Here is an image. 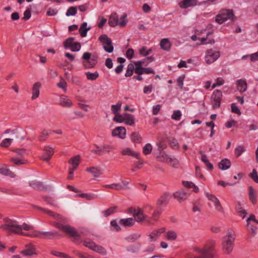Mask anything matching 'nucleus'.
Returning a JSON list of instances; mask_svg holds the SVG:
<instances>
[{
    "label": "nucleus",
    "mask_w": 258,
    "mask_h": 258,
    "mask_svg": "<svg viewBox=\"0 0 258 258\" xmlns=\"http://www.w3.org/2000/svg\"><path fill=\"white\" fill-rule=\"evenodd\" d=\"M0 228L9 234L15 233L27 236H30L28 233L23 232V230L29 231L31 229V226L26 223L21 225L18 224L16 221L8 219L6 220V223L2 225Z\"/></svg>",
    "instance_id": "f257e3e1"
},
{
    "label": "nucleus",
    "mask_w": 258,
    "mask_h": 258,
    "mask_svg": "<svg viewBox=\"0 0 258 258\" xmlns=\"http://www.w3.org/2000/svg\"><path fill=\"white\" fill-rule=\"evenodd\" d=\"M234 240V232L232 230H229L228 234L222 239V246L224 253L229 254L232 251Z\"/></svg>",
    "instance_id": "f03ea898"
},
{
    "label": "nucleus",
    "mask_w": 258,
    "mask_h": 258,
    "mask_svg": "<svg viewBox=\"0 0 258 258\" xmlns=\"http://www.w3.org/2000/svg\"><path fill=\"white\" fill-rule=\"evenodd\" d=\"M128 212L133 214L135 221L138 222L145 221L148 224H154L153 222L144 213V211L140 208H130Z\"/></svg>",
    "instance_id": "7ed1b4c3"
},
{
    "label": "nucleus",
    "mask_w": 258,
    "mask_h": 258,
    "mask_svg": "<svg viewBox=\"0 0 258 258\" xmlns=\"http://www.w3.org/2000/svg\"><path fill=\"white\" fill-rule=\"evenodd\" d=\"M229 20L231 21H235L236 18L232 10H223L216 16L215 21L219 24H221L226 21Z\"/></svg>",
    "instance_id": "20e7f679"
},
{
    "label": "nucleus",
    "mask_w": 258,
    "mask_h": 258,
    "mask_svg": "<svg viewBox=\"0 0 258 258\" xmlns=\"http://www.w3.org/2000/svg\"><path fill=\"white\" fill-rule=\"evenodd\" d=\"M83 245L102 255H106L107 254V251L104 247L89 239H85L83 241Z\"/></svg>",
    "instance_id": "39448f33"
},
{
    "label": "nucleus",
    "mask_w": 258,
    "mask_h": 258,
    "mask_svg": "<svg viewBox=\"0 0 258 258\" xmlns=\"http://www.w3.org/2000/svg\"><path fill=\"white\" fill-rule=\"evenodd\" d=\"M55 225L57 228L66 232L70 236L74 238L75 241L82 242L80 235L73 227L69 225H64L59 223H57Z\"/></svg>",
    "instance_id": "423d86ee"
},
{
    "label": "nucleus",
    "mask_w": 258,
    "mask_h": 258,
    "mask_svg": "<svg viewBox=\"0 0 258 258\" xmlns=\"http://www.w3.org/2000/svg\"><path fill=\"white\" fill-rule=\"evenodd\" d=\"M220 56V52L213 49H208L206 52L205 61L208 64L215 62Z\"/></svg>",
    "instance_id": "0eeeda50"
},
{
    "label": "nucleus",
    "mask_w": 258,
    "mask_h": 258,
    "mask_svg": "<svg viewBox=\"0 0 258 258\" xmlns=\"http://www.w3.org/2000/svg\"><path fill=\"white\" fill-rule=\"evenodd\" d=\"M121 183H113L111 184H104L102 186L116 190H126L129 189V181L120 179Z\"/></svg>",
    "instance_id": "6e6552de"
},
{
    "label": "nucleus",
    "mask_w": 258,
    "mask_h": 258,
    "mask_svg": "<svg viewBox=\"0 0 258 258\" xmlns=\"http://www.w3.org/2000/svg\"><path fill=\"white\" fill-rule=\"evenodd\" d=\"M99 40L102 43L103 48L106 52L111 53L113 51L112 41L106 35H101Z\"/></svg>",
    "instance_id": "1a4fd4ad"
},
{
    "label": "nucleus",
    "mask_w": 258,
    "mask_h": 258,
    "mask_svg": "<svg viewBox=\"0 0 258 258\" xmlns=\"http://www.w3.org/2000/svg\"><path fill=\"white\" fill-rule=\"evenodd\" d=\"M64 47L70 48L72 51H78L81 48V45L79 42H74L73 37H69L64 42Z\"/></svg>",
    "instance_id": "9d476101"
},
{
    "label": "nucleus",
    "mask_w": 258,
    "mask_h": 258,
    "mask_svg": "<svg viewBox=\"0 0 258 258\" xmlns=\"http://www.w3.org/2000/svg\"><path fill=\"white\" fill-rule=\"evenodd\" d=\"M216 242L215 240H210L208 241L204 246L205 250H206V257L213 258L215 256L214 251H215V245Z\"/></svg>",
    "instance_id": "9b49d317"
},
{
    "label": "nucleus",
    "mask_w": 258,
    "mask_h": 258,
    "mask_svg": "<svg viewBox=\"0 0 258 258\" xmlns=\"http://www.w3.org/2000/svg\"><path fill=\"white\" fill-rule=\"evenodd\" d=\"M83 58L85 60L83 65L87 69L94 67L96 63V59L91 57V53L89 52H85L83 55Z\"/></svg>",
    "instance_id": "f8f14e48"
},
{
    "label": "nucleus",
    "mask_w": 258,
    "mask_h": 258,
    "mask_svg": "<svg viewBox=\"0 0 258 258\" xmlns=\"http://www.w3.org/2000/svg\"><path fill=\"white\" fill-rule=\"evenodd\" d=\"M222 96V93L220 90H216L214 91L212 96V105L214 108H217L220 106Z\"/></svg>",
    "instance_id": "ddd939ff"
},
{
    "label": "nucleus",
    "mask_w": 258,
    "mask_h": 258,
    "mask_svg": "<svg viewBox=\"0 0 258 258\" xmlns=\"http://www.w3.org/2000/svg\"><path fill=\"white\" fill-rule=\"evenodd\" d=\"M206 197L214 205L215 209L220 212H223V208L219 200L213 195L209 193L206 194Z\"/></svg>",
    "instance_id": "4468645a"
},
{
    "label": "nucleus",
    "mask_w": 258,
    "mask_h": 258,
    "mask_svg": "<svg viewBox=\"0 0 258 258\" xmlns=\"http://www.w3.org/2000/svg\"><path fill=\"white\" fill-rule=\"evenodd\" d=\"M54 153V149L50 146H46L44 149V152L41 157V159L45 161L48 162L51 159Z\"/></svg>",
    "instance_id": "2eb2a0df"
},
{
    "label": "nucleus",
    "mask_w": 258,
    "mask_h": 258,
    "mask_svg": "<svg viewBox=\"0 0 258 258\" xmlns=\"http://www.w3.org/2000/svg\"><path fill=\"white\" fill-rule=\"evenodd\" d=\"M198 4L197 0H182L179 2L178 5L181 9H187L189 7H193Z\"/></svg>",
    "instance_id": "dca6fc26"
},
{
    "label": "nucleus",
    "mask_w": 258,
    "mask_h": 258,
    "mask_svg": "<svg viewBox=\"0 0 258 258\" xmlns=\"http://www.w3.org/2000/svg\"><path fill=\"white\" fill-rule=\"evenodd\" d=\"M112 135L113 136H118L120 139H123L125 138L126 130L124 127H116L112 131Z\"/></svg>",
    "instance_id": "f3484780"
},
{
    "label": "nucleus",
    "mask_w": 258,
    "mask_h": 258,
    "mask_svg": "<svg viewBox=\"0 0 258 258\" xmlns=\"http://www.w3.org/2000/svg\"><path fill=\"white\" fill-rule=\"evenodd\" d=\"M174 197L179 202L185 200L188 196V193L183 189L179 190L173 194Z\"/></svg>",
    "instance_id": "a211bd4d"
},
{
    "label": "nucleus",
    "mask_w": 258,
    "mask_h": 258,
    "mask_svg": "<svg viewBox=\"0 0 258 258\" xmlns=\"http://www.w3.org/2000/svg\"><path fill=\"white\" fill-rule=\"evenodd\" d=\"M165 228H161L159 229L154 230L152 233L149 235L150 237V241H153L156 240L161 234L165 231Z\"/></svg>",
    "instance_id": "6ab92c4d"
},
{
    "label": "nucleus",
    "mask_w": 258,
    "mask_h": 258,
    "mask_svg": "<svg viewBox=\"0 0 258 258\" xmlns=\"http://www.w3.org/2000/svg\"><path fill=\"white\" fill-rule=\"evenodd\" d=\"M145 60L134 61L136 68H135V73L141 75L144 74V68L142 67L144 64Z\"/></svg>",
    "instance_id": "aec40b11"
},
{
    "label": "nucleus",
    "mask_w": 258,
    "mask_h": 258,
    "mask_svg": "<svg viewBox=\"0 0 258 258\" xmlns=\"http://www.w3.org/2000/svg\"><path fill=\"white\" fill-rule=\"evenodd\" d=\"M195 251L198 252L199 253L201 254L199 256H195L193 255H190L188 256L187 258H208L206 257V250H205L204 247L200 248L199 247H196L194 248Z\"/></svg>",
    "instance_id": "412c9836"
},
{
    "label": "nucleus",
    "mask_w": 258,
    "mask_h": 258,
    "mask_svg": "<svg viewBox=\"0 0 258 258\" xmlns=\"http://www.w3.org/2000/svg\"><path fill=\"white\" fill-rule=\"evenodd\" d=\"M238 90L240 93H243L247 90V83L245 80L239 79L236 81Z\"/></svg>",
    "instance_id": "4be33fe9"
},
{
    "label": "nucleus",
    "mask_w": 258,
    "mask_h": 258,
    "mask_svg": "<svg viewBox=\"0 0 258 258\" xmlns=\"http://www.w3.org/2000/svg\"><path fill=\"white\" fill-rule=\"evenodd\" d=\"M119 223L125 227H131L135 224V221L132 218L121 219L119 221Z\"/></svg>",
    "instance_id": "5701e85b"
},
{
    "label": "nucleus",
    "mask_w": 258,
    "mask_h": 258,
    "mask_svg": "<svg viewBox=\"0 0 258 258\" xmlns=\"http://www.w3.org/2000/svg\"><path fill=\"white\" fill-rule=\"evenodd\" d=\"M59 105L64 107H71L73 105L72 101L69 98L62 96L59 100Z\"/></svg>",
    "instance_id": "b1692460"
},
{
    "label": "nucleus",
    "mask_w": 258,
    "mask_h": 258,
    "mask_svg": "<svg viewBox=\"0 0 258 258\" xmlns=\"http://www.w3.org/2000/svg\"><path fill=\"white\" fill-rule=\"evenodd\" d=\"M80 162V156L79 155H77L71 158L69 161V163L72 166V169L76 170L79 165Z\"/></svg>",
    "instance_id": "393cba45"
},
{
    "label": "nucleus",
    "mask_w": 258,
    "mask_h": 258,
    "mask_svg": "<svg viewBox=\"0 0 258 258\" xmlns=\"http://www.w3.org/2000/svg\"><path fill=\"white\" fill-rule=\"evenodd\" d=\"M170 198V194L168 192L164 193L160 197L157 201L158 205H165Z\"/></svg>",
    "instance_id": "a878e982"
},
{
    "label": "nucleus",
    "mask_w": 258,
    "mask_h": 258,
    "mask_svg": "<svg viewBox=\"0 0 258 258\" xmlns=\"http://www.w3.org/2000/svg\"><path fill=\"white\" fill-rule=\"evenodd\" d=\"M248 196L250 201L254 205L256 202V193L252 186L248 187Z\"/></svg>",
    "instance_id": "bb28decb"
},
{
    "label": "nucleus",
    "mask_w": 258,
    "mask_h": 258,
    "mask_svg": "<svg viewBox=\"0 0 258 258\" xmlns=\"http://www.w3.org/2000/svg\"><path fill=\"white\" fill-rule=\"evenodd\" d=\"M160 46L164 50L168 51L171 46V43L168 38H164L161 40Z\"/></svg>",
    "instance_id": "cd10ccee"
},
{
    "label": "nucleus",
    "mask_w": 258,
    "mask_h": 258,
    "mask_svg": "<svg viewBox=\"0 0 258 258\" xmlns=\"http://www.w3.org/2000/svg\"><path fill=\"white\" fill-rule=\"evenodd\" d=\"M108 23L111 27H114L118 25V19L116 13L112 14L109 19Z\"/></svg>",
    "instance_id": "c85d7f7f"
},
{
    "label": "nucleus",
    "mask_w": 258,
    "mask_h": 258,
    "mask_svg": "<svg viewBox=\"0 0 258 258\" xmlns=\"http://www.w3.org/2000/svg\"><path fill=\"white\" fill-rule=\"evenodd\" d=\"M170 156L166 154L165 152H161L158 153L156 156L157 160L160 162L168 163Z\"/></svg>",
    "instance_id": "c756f323"
},
{
    "label": "nucleus",
    "mask_w": 258,
    "mask_h": 258,
    "mask_svg": "<svg viewBox=\"0 0 258 258\" xmlns=\"http://www.w3.org/2000/svg\"><path fill=\"white\" fill-rule=\"evenodd\" d=\"M122 155H130L139 159L140 154L137 152L133 151L130 148H126L124 149L121 151Z\"/></svg>",
    "instance_id": "7c9ffc66"
},
{
    "label": "nucleus",
    "mask_w": 258,
    "mask_h": 258,
    "mask_svg": "<svg viewBox=\"0 0 258 258\" xmlns=\"http://www.w3.org/2000/svg\"><path fill=\"white\" fill-rule=\"evenodd\" d=\"M0 174L9 176L11 178H14L16 176V174L7 167L0 168Z\"/></svg>",
    "instance_id": "2f4dec72"
},
{
    "label": "nucleus",
    "mask_w": 258,
    "mask_h": 258,
    "mask_svg": "<svg viewBox=\"0 0 258 258\" xmlns=\"http://www.w3.org/2000/svg\"><path fill=\"white\" fill-rule=\"evenodd\" d=\"M126 124L130 125H133L135 123V118L131 114L125 113L124 115V121Z\"/></svg>",
    "instance_id": "473e14b6"
},
{
    "label": "nucleus",
    "mask_w": 258,
    "mask_h": 258,
    "mask_svg": "<svg viewBox=\"0 0 258 258\" xmlns=\"http://www.w3.org/2000/svg\"><path fill=\"white\" fill-rule=\"evenodd\" d=\"M231 165V163L230 161L227 159H225L222 160L219 163V167L220 169L225 170L228 169Z\"/></svg>",
    "instance_id": "72a5a7b5"
},
{
    "label": "nucleus",
    "mask_w": 258,
    "mask_h": 258,
    "mask_svg": "<svg viewBox=\"0 0 258 258\" xmlns=\"http://www.w3.org/2000/svg\"><path fill=\"white\" fill-rule=\"evenodd\" d=\"M51 133L50 130H43L39 135L38 139L40 142L45 141L47 137L50 135Z\"/></svg>",
    "instance_id": "f704fd0d"
},
{
    "label": "nucleus",
    "mask_w": 258,
    "mask_h": 258,
    "mask_svg": "<svg viewBox=\"0 0 258 258\" xmlns=\"http://www.w3.org/2000/svg\"><path fill=\"white\" fill-rule=\"evenodd\" d=\"M87 23L84 22L79 29V32L82 37H84L87 36V32L91 29L90 27L87 28Z\"/></svg>",
    "instance_id": "c9c22d12"
},
{
    "label": "nucleus",
    "mask_w": 258,
    "mask_h": 258,
    "mask_svg": "<svg viewBox=\"0 0 258 258\" xmlns=\"http://www.w3.org/2000/svg\"><path fill=\"white\" fill-rule=\"evenodd\" d=\"M41 86V84L39 82H37L33 85V99L38 97L39 96V89Z\"/></svg>",
    "instance_id": "e433bc0d"
},
{
    "label": "nucleus",
    "mask_w": 258,
    "mask_h": 258,
    "mask_svg": "<svg viewBox=\"0 0 258 258\" xmlns=\"http://www.w3.org/2000/svg\"><path fill=\"white\" fill-rule=\"evenodd\" d=\"M177 233L172 230H169L166 233L165 238L168 240H174L177 238Z\"/></svg>",
    "instance_id": "4c0bfd02"
},
{
    "label": "nucleus",
    "mask_w": 258,
    "mask_h": 258,
    "mask_svg": "<svg viewBox=\"0 0 258 258\" xmlns=\"http://www.w3.org/2000/svg\"><path fill=\"white\" fill-rule=\"evenodd\" d=\"M141 244L137 243L128 246L127 250L132 252H137L141 249Z\"/></svg>",
    "instance_id": "58836bf2"
},
{
    "label": "nucleus",
    "mask_w": 258,
    "mask_h": 258,
    "mask_svg": "<svg viewBox=\"0 0 258 258\" xmlns=\"http://www.w3.org/2000/svg\"><path fill=\"white\" fill-rule=\"evenodd\" d=\"M141 236V234L139 233H133L126 237V239L130 242H134L139 239Z\"/></svg>",
    "instance_id": "ea45409f"
},
{
    "label": "nucleus",
    "mask_w": 258,
    "mask_h": 258,
    "mask_svg": "<svg viewBox=\"0 0 258 258\" xmlns=\"http://www.w3.org/2000/svg\"><path fill=\"white\" fill-rule=\"evenodd\" d=\"M131 139L134 143H139L141 142L142 138L138 133L134 132L131 135Z\"/></svg>",
    "instance_id": "a19ab883"
},
{
    "label": "nucleus",
    "mask_w": 258,
    "mask_h": 258,
    "mask_svg": "<svg viewBox=\"0 0 258 258\" xmlns=\"http://www.w3.org/2000/svg\"><path fill=\"white\" fill-rule=\"evenodd\" d=\"M26 248L22 251L21 253L24 256H31L32 255V245L30 243L28 245L26 246Z\"/></svg>",
    "instance_id": "79ce46f5"
},
{
    "label": "nucleus",
    "mask_w": 258,
    "mask_h": 258,
    "mask_svg": "<svg viewBox=\"0 0 258 258\" xmlns=\"http://www.w3.org/2000/svg\"><path fill=\"white\" fill-rule=\"evenodd\" d=\"M134 70H135V64L132 63H130L127 66L125 76L128 77L132 76Z\"/></svg>",
    "instance_id": "37998d69"
},
{
    "label": "nucleus",
    "mask_w": 258,
    "mask_h": 258,
    "mask_svg": "<svg viewBox=\"0 0 258 258\" xmlns=\"http://www.w3.org/2000/svg\"><path fill=\"white\" fill-rule=\"evenodd\" d=\"M87 171L91 173L94 177H99L101 174L99 169L94 167L87 168Z\"/></svg>",
    "instance_id": "c03bdc74"
},
{
    "label": "nucleus",
    "mask_w": 258,
    "mask_h": 258,
    "mask_svg": "<svg viewBox=\"0 0 258 258\" xmlns=\"http://www.w3.org/2000/svg\"><path fill=\"white\" fill-rule=\"evenodd\" d=\"M199 40H200L201 42L198 44V45L214 44L215 43V41L213 39H208L207 37H203L199 39Z\"/></svg>",
    "instance_id": "a18cd8bd"
},
{
    "label": "nucleus",
    "mask_w": 258,
    "mask_h": 258,
    "mask_svg": "<svg viewBox=\"0 0 258 258\" xmlns=\"http://www.w3.org/2000/svg\"><path fill=\"white\" fill-rule=\"evenodd\" d=\"M87 78L89 80H95L98 77V73L97 72L95 73H91L90 72H88L85 73Z\"/></svg>",
    "instance_id": "49530a36"
},
{
    "label": "nucleus",
    "mask_w": 258,
    "mask_h": 258,
    "mask_svg": "<svg viewBox=\"0 0 258 258\" xmlns=\"http://www.w3.org/2000/svg\"><path fill=\"white\" fill-rule=\"evenodd\" d=\"M236 210L239 216L241 217L242 218H244L246 216L247 214L246 211L242 209V208L241 207L240 204L239 203L236 208Z\"/></svg>",
    "instance_id": "de8ad7c7"
},
{
    "label": "nucleus",
    "mask_w": 258,
    "mask_h": 258,
    "mask_svg": "<svg viewBox=\"0 0 258 258\" xmlns=\"http://www.w3.org/2000/svg\"><path fill=\"white\" fill-rule=\"evenodd\" d=\"M167 163L169 164L173 167L177 168L179 161L176 158L170 157Z\"/></svg>",
    "instance_id": "09e8293b"
},
{
    "label": "nucleus",
    "mask_w": 258,
    "mask_h": 258,
    "mask_svg": "<svg viewBox=\"0 0 258 258\" xmlns=\"http://www.w3.org/2000/svg\"><path fill=\"white\" fill-rule=\"evenodd\" d=\"M41 209L45 213H46L48 215L54 217L55 219H60V220H61L62 219V217H61V216L59 214L53 213L52 211H51L50 210H47L43 209Z\"/></svg>",
    "instance_id": "8fccbe9b"
},
{
    "label": "nucleus",
    "mask_w": 258,
    "mask_h": 258,
    "mask_svg": "<svg viewBox=\"0 0 258 258\" xmlns=\"http://www.w3.org/2000/svg\"><path fill=\"white\" fill-rule=\"evenodd\" d=\"M152 150V146L151 144L148 143L143 148V153L145 155H148L151 153Z\"/></svg>",
    "instance_id": "3c124183"
},
{
    "label": "nucleus",
    "mask_w": 258,
    "mask_h": 258,
    "mask_svg": "<svg viewBox=\"0 0 258 258\" xmlns=\"http://www.w3.org/2000/svg\"><path fill=\"white\" fill-rule=\"evenodd\" d=\"M12 141H13V140L11 139L7 138V139H4L2 141L0 145L2 147L8 148L11 145V144L12 142Z\"/></svg>",
    "instance_id": "603ef678"
},
{
    "label": "nucleus",
    "mask_w": 258,
    "mask_h": 258,
    "mask_svg": "<svg viewBox=\"0 0 258 258\" xmlns=\"http://www.w3.org/2000/svg\"><path fill=\"white\" fill-rule=\"evenodd\" d=\"M79 197L85 198L88 200H92L96 198V196L94 194H81L78 195Z\"/></svg>",
    "instance_id": "864d4df0"
},
{
    "label": "nucleus",
    "mask_w": 258,
    "mask_h": 258,
    "mask_svg": "<svg viewBox=\"0 0 258 258\" xmlns=\"http://www.w3.org/2000/svg\"><path fill=\"white\" fill-rule=\"evenodd\" d=\"M121 102L119 101L116 105L111 106V110L114 114L118 113L117 112L121 109Z\"/></svg>",
    "instance_id": "5fc2aeb1"
},
{
    "label": "nucleus",
    "mask_w": 258,
    "mask_h": 258,
    "mask_svg": "<svg viewBox=\"0 0 258 258\" xmlns=\"http://www.w3.org/2000/svg\"><path fill=\"white\" fill-rule=\"evenodd\" d=\"M2 191L9 195H18L19 194L18 190L14 188L10 189H2Z\"/></svg>",
    "instance_id": "6e6d98bb"
},
{
    "label": "nucleus",
    "mask_w": 258,
    "mask_h": 258,
    "mask_svg": "<svg viewBox=\"0 0 258 258\" xmlns=\"http://www.w3.org/2000/svg\"><path fill=\"white\" fill-rule=\"evenodd\" d=\"M169 144L171 147L174 149L177 150L178 149L179 146L177 141L174 139L172 138L169 140Z\"/></svg>",
    "instance_id": "4d7b16f0"
},
{
    "label": "nucleus",
    "mask_w": 258,
    "mask_h": 258,
    "mask_svg": "<svg viewBox=\"0 0 258 258\" xmlns=\"http://www.w3.org/2000/svg\"><path fill=\"white\" fill-rule=\"evenodd\" d=\"M116 207H113L108 209L107 210L104 211L103 213L104 216L107 217L114 213H115L116 211Z\"/></svg>",
    "instance_id": "13d9d810"
},
{
    "label": "nucleus",
    "mask_w": 258,
    "mask_h": 258,
    "mask_svg": "<svg viewBox=\"0 0 258 258\" xmlns=\"http://www.w3.org/2000/svg\"><path fill=\"white\" fill-rule=\"evenodd\" d=\"M161 214V211L159 209H156L153 213L152 216L150 219V220L153 222L154 221H157L158 218V217Z\"/></svg>",
    "instance_id": "bf43d9fd"
},
{
    "label": "nucleus",
    "mask_w": 258,
    "mask_h": 258,
    "mask_svg": "<svg viewBox=\"0 0 258 258\" xmlns=\"http://www.w3.org/2000/svg\"><path fill=\"white\" fill-rule=\"evenodd\" d=\"M126 15L124 14L120 17L119 21L118 20V25L121 27H124L126 25Z\"/></svg>",
    "instance_id": "052dcab7"
},
{
    "label": "nucleus",
    "mask_w": 258,
    "mask_h": 258,
    "mask_svg": "<svg viewBox=\"0 0 258 258\" xmlns=\"http://www.w3.org/2000/svg\"><path fill=\"white\" fill-rule=\"evenodd\" d=\"M119 222L118 223L116 220H113L111 221L110 225L112 227V230L116 231H118L120 230V228L119 226Z\"/></svg>",
    "instance_id": "680f3d73"
},
{
    "label": "nucleus",
    "mask_w": 258,
    "mask_h": 258,
    "mask_svg": "<svg viewBox=\"0 0 258 258\" xmlns=\"http://www.w3.org/2000/svg\"><path fill=\"white\" fill-rule=\"evenodd\" d=\"M95 147H96L95 149H93L92 151L94 154H96L98 155L101 156L103 155V150L102 146L99 147L96 145H95Z\"/></svg>",
    "instance_id": "e2e57ef3"
},
{
    "label": "nucleus",
    "mask_w": 258,
    "mask_h": 258,
    "mask_svg": "<svg viewBox=\"0 0 258 258\" xmlns=\"http://www.w3.org/2000/svg\"><path fill=\"white\" fill-rule=\"evenodd\" d=\"M181 113L179 110H176L173 112L171 118L176 120H179L180 119Z\"/></svg>",
    "instance_id": "0e129e2a"
},
{
    "label": "nucleus",
    "mask_w": 258,
    "mask_h": 258,
    "mask_svg": "<svg viewBox=\"0 0 258 258\" xmlns=\"http://www.w3.org/2000/svg\"><path fill=\"white\" fill-rule=\"evenodd\" d=\"M151 49L147 50L145 47H143L142 48L140 49L139 52L140 54L143 56H147L151 53Z\"/></svg>",
    "instance_id": "69168bd1"
},
{
    "label": "nucleus",
    "mask_w": 258,
    "mask_h": 258,
    "mask_svg": "<svg viewBox=\"0 0 258 258\" xmlns=\"http://www.w3.org/2000/svg\"><path fill=\"white\" fill-rule=\"evenodd\" d=\"M77 13V9L75 7H70L67 10L66 15L67 16H74Z\"/></svg>",
    "instance_id": "338daca9"
},
{
    "label": "nucleus",
    "mask_w": 258,
    "mask_h": 258,
    "mask_svg": "<svg viewBox=\"0 0 258 258\" xmlns=\"http://www.w3.org/2000/svg\"><path fill=\"white\" fill-rule=\"evenodd\" d=\"M251 178H252L256 183H258V175L255 169L252 170V172L249 174Z\"/></svg>",
    "instance_id": "774afa93"
}]
</instances>
